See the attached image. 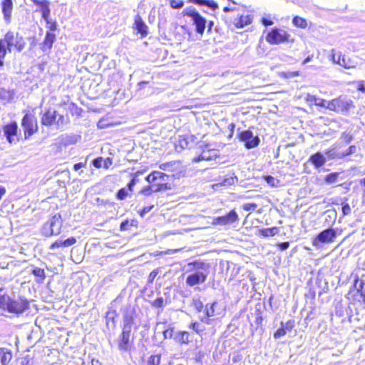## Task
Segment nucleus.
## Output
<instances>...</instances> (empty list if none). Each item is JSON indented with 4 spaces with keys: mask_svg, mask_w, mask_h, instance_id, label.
<instances>
[{
    "mask_svg": "<svg viewBox=\"0 0 365 365\" xmlns=\"http://www.w3.org/2000/svg\"><path fill=\"white\" fill-rule=\"evenodd\" d=\"M29 308V302L21 297H11L8 294H0V309L17 316Z\"/></svg>",
    "mask_w": 365,
    "mask_h": 365,
    "instance_id": "1",
    "label": "nucleus"
},
{
    "mask_svg": "<svg viewBox=\"0 0 365 365\" xmlns=\"http://www.w3.org/2000/svg\"><path fill=\"white\" fill-rule=\"evenodd\" d=\"M41 115V124L47 127L55 126L56 129H61L69 123V118L67 115L59 114L57 110L51 108L42 112Z\"/></svg>",
    "mask_w": 365,
    "mask_h": 365,
    "instance_id": "2",
    "label": "nucleus"
},
{
    "mask_svg": "<svg viewBox=\"0 0 365 365\" xmlns=\"http://www.w3.org/2000/svg\"><path fill=\"white\" fill-rule=\"evenodd\" d=\"M365 282L356 277L346 294V298L352 305H362L365 304Z\"/></svg>",
    "mask_w": 365,
    "mask_h": 365,
    "instance_id": "3",
    "label": "nucleus"
},
{
    "mask_svg": "<svg viewBox=\"0 0 365 365\" xmlns=\"http://www.w3.org/2000/svg\"><path fill=\"white\" fill-rule=\"evenodd\" d=\"M265 40L270 45L292 43L294 42V38L287 31L277 27L270 29L267 33Z\"/></svg>",
    "mask_w": 365,
    "mask_h": 365,
    "instance_id": "4",
    "label": "nucleus"
},
{
    "mask_svg": "<svg viewBox=\"0 0 365 365\" xmlns=\"http://www.w3.org/2000/svg\"><path fill=\"white\" fill-rule=\"evenodd\" d=\"M63 220L60 214L54 215L45 222L41 228L43 236L48 237L52 235H58L61 232Z\"/></svg>",
    "mask_w": 365,
    "mask_h": 365,
    "instance_id": "5",
    "label": "nucleus"
},
{
    "mask_svg": "<svg viewBox=\"0 0 365 365\" xmlns=\"http://www.w3.org/2000/svg\"><path fill=\"white\" fill-rule=\"evenodd\" d=\"M354 108V102L346 100L342 96L335 98L327 103V109L337 113H347Z\"/></svg>",
    "mask_w": 365,
    "mask_h": 365,
    "instance_id": "6",
    "label": "nucleus"
},
{
    "mask_svg": "<svg viewBox=\"0 0 365 365\" xmlns=\"http://www.w3.org/2000/svg\"><path fill=\"white\" fill-rule=\"evenodd\" d=\"M185 14L191 19L192 24L195 26L196 33L202 36L206 29L207 21L205 18L201 16L200 14L193 8H188Z\"/></svg>",
    "mask_w": 365,
    "mask_h": 365,
    "instance_id": "7",
    "label": "nucleus"
},
{
    "mask_svg": "<svg viewBox=\"0 0 365 365\" xmlns=\"http://www.w3.org/2000/svg\"><path fill=\"white\" fill-rule=\"evenodd\" d=\"M336 231L331 228H327L320 232L313 240L312 245L319 247L322 244L332 243L336 237Z\"/></svg>",
    "mask_w": 365,
    "mask_h": 365,
    "instance_id": "8",
    "label": "nucleus"
},
{
    "mask_svg": "<svg viewBox=\"0 0 365 365\" xmlns=\"http://www.w3.org/2000/svg\"><path fill=\"white\" fill-rule=\"evenodd\" d=\"M21 125L24 129V136L27 139L38 130L37 120L34 115L26 113L24 115Z\"/></svg>",
    "mask_w": 365,
    "mask_h": 365,
    "instance_id": "9",
    "label": "nucleus"
},
{
    "mask_svg": "<svg viewBox=\"0 0 365 365\" xmlns=\"http://www.w3.org/2000/svg\"><path fill=\"white\" fill-rule=\"evenodd\" d=\"M219 156L217 150L209 148L207 145L201 147V152L197 156L191 158L192 162L209 161L215 160Z\"/></svg>",
    "mask_w": 365,
    "mask_h": 365,
    "instance_id": "10",
    "label": "nucleus"
},
{
    "mask_svg": "<svg viewBox=\"0 0 365 365\" xmlns=\"http://www.w3.org/2000/svg\"><path fill=\"white\" fill-rule=\"evenodd\" d=\"M160 168L163 170L171 173L173 178L180 179L182 170V165L180 161H170L161 164Z\"/></svg>",
    "mask_w": 365,
    "mask_h": 365,
    "instance_id": "11",
    "label": "nucleus"
},
{
    "mask_svg": "<svg viewBox=\"0 0 365 365\" xmlns=\"http://www.w3.org/2000/svg\"><path fill=\"white\" fill-rule=\"evenodd\" d=\"M238 138L245 143V147L248 149L254 148L259 143V138L253 136L252 132L249 130L240 132L238 134Z\"/></svg>",
    "mask_w": 365,
    "mask_h": 365,
    "instance_id": "12",
    "label": "nucleus"
},
{
    "mask_svg": "<svg viewBox=\"0 0 365 365\" xmlns=\"http://www.w3.org/2000/svg\"><path fill=\"white\" fill-rule=\"evenodd\" d=\"M239 221V216L235 210H230L223 216H219L214 219V223L219 225H229Z\"/></svg>",
    "mask_w": 365,
    "mask_h": 365,
    "instance_id": "13",
    "label": "nucleus"
},
{
    "mask_svg": "<svg viewBox=\"0 0 365 365\" xmlns=\"http://www.w3.org/2000/svg\"><path fill=\"white\" fill-rule=\"evenodd\" d=\"M118 349L120 352H128L133 346V339L130 336L120 334L118 339Z\"/></svg>",
    "mask_w": 365,
    "mask_h": 365,
    "instance_id": "14",
    "label": "nucleus"
},
{
    "mask_svg": "<svg viewBox=\"0 0 365 365\" xmlns=\"http://www.w3.org/2000/svg\"><path fill=\"white\" fill-rule=\"evenodd\" d=\"M50 1L48 0H40L35 4L38 7V9H36V11H40L41 13V16L46 24L50 23Z\"/></svg>",
    "mask_w": 365,
    "mask_h": 365,
    "instance_id": "15",
    "label": "nucleus"
},
{
    "mask_svg": "<svg viewBox=\"0 0 365 365\" xmlns=\"http://www.w3.org/2000/svg\"><path fill=\"white\" fill-rule=\"evenodd\" d=\"M207 272H197L187 276L186 282L190 286H194L205 282Z\"/></svg>",
    "mask_w": 365,
    "mask_h": 365,
    "instance_id": "16",
    "label": "nucleus"
},
{
    "mask_svg": "<svg viewBox=\"0 0 365 365\" xmlns=\"http://www.w3.org/2000/svg\"><path fill=\"white\" fill-rule=\"evenodd\" d=\"M18 125L16 122L7 124L4 128V135L9 143L16 141L15 137L17 135Z\"/></svg>",
    "mask_w": 365,
    "mask_h": 365,
    "instance_id": "17",
    "label": "nucleus"
},
{
    "mask_svg": "<svg viewBox=\"0 0 365 365\" xmlns=\"http://www.w3.org/2000/svg\"><path fill=\"white\" fill-rule=\"evenodd\" d=\"M280 324L282 327L277 329L273 334V336L276 339L286 335L287 331H291L295 327V322L294 319H289L284 324L281 322Z\"/></svg>",
    "mask_w": 365,
    "mask_h": 365,
    "instance_id": "18",
    "label": "nucleus"
},
{
    "mask_svg": "<svg viewBox=\"0 0 365 365\" xmlns=\"http://www.w3.org/2000/svg\"><path fill=\"white\" fill-rule=\"evenodd\" d=\"M76 242V239L74 237H71L66 240L61 238L52 243L49 247V250L54 251L58 248H66L74 245Z\"/></svg>",
    "mask_w": 365,
    "mask_h": 365,
    "instance_id": "19",
    "label": "nucleus"
},
{
    "mask_svg": "<svg viewBox=\"0 0 365 365\" xmlns=\"http://www.w3.org/2000/svg\"><path fill=\"white\" fill-rule=\"evenodd\" d=\"M13 10L12 0H3L1 2V11L4 21L9 24L11 21V13Z\"/></svg>",
    "mask_w": 365,
    "mask_h": 365,
    "instance_id": "20",
    "label": "nucleus"
},
{
    "mask_svg": "<svg viewBox=\"0 0 365 365\" xmlns=\"http://www.w3.org/2000/svg\"><path fill=\"white\" fill-rule=\"evenodd\" d=\"M134 28L141 37H145L148 33V28L139 14L135 16Z\"/></svg>",
    "mask_w": 365,
    "mask_h": 365,
    "instance_id": "21",
    "label": "nucleus"
},
{
    "mask_svg": "<svg viewBox=\"0 0 365 365\" xmlns=\"http://www.w3.org/2000/svg\"><path fill=\"white\" fill-rule=\"evenodd\" d=\"M308 161L311 163L315 168H319L326 163L327 160L322 153L317 152L311 155Z\"/></svg>",
    "mask_w": 365,
    "mask_h": 365,
    "instance_id": "22",
    "label": "nucleus"
},
{
    "mask_svg": "<svg viewBox=\"0 0 365 365\" xmlns=\"http://www.w3.org/2000/svg\"><path fill=\"white\" fill-rule=\"evenodd\" d=\"M252 16L250 14L239 16L234 24L237 29H242L252 23Z\"/></svg>",
    "mask_w": 365,
    "mask_h": 365,
    "instance_id": "23",
    "label": "nucleus"
},
{
    "mask_svg": "<svg viewBox=\"0 0 365 365\" xmlns=\"http://www.w3.org/2000/svg\"><path fill=\"white\" fill-rule=\"evenodd\" d=\"M339 148H340V145L338 144H335L333 146L325 150V154L327 155L328 159L333 160L343 158L341 152L339 151Z\"/></svg>",
    "mask_w": 365,
    "mask_h": 365,
    "instance_id": "24",
    "label": "nucleus"
},
{
    "mask_svg": "<svg viewBox=\"0 0 365 365\" xmlns=\"http://www.w3.org/2000/svg\"><path fill=\"white\" fill-rule=\"evenodd\" d=\"M165 338H173L179 344H182V332L177 331L175 328H169L163 331Z\"/></svg>",
    "mask_w": 365,
    "mask_h": 365,
    "instance_id": "25",
    "label": "nucleus"
},
{
    "mask_svg": "<svg viewBox=\"0 0 365 365\" xmlns=\"http://www.w3.org/2000/svg\"><path fill=\"white\" fill-rule=\"evenodd\" d=\"M13 357L12 352L7 348H0L1 365H9Z\"/></svg>",
    "mask_w": 365,
    "mask_h": 365,
    "instance_id": "26",
    "label": "nucleus"
},
{
    "mask_svg": "<svg viewBox=\"0 0 365 365\" xmlns=\"http://www.w3.org/2000/svg\"><path fill=\"white\" fill-rule=\"evenodd\" d=\"M332 60L334 63L343 66L344 68H349L350 66L346 61L345 56L343 55L341 52H333L332 53Z\"/></svg>",
    "mask_w": 365,
    "mask_h": 365,
    "instance_id": "27",
    "label": "nucleus"
},
{
    "mask_svg": "<svg viewBox=\"0 0 365 365\" xmlns=\"http://www.w3.org/2000/svg\"><path fill=\"white\" fill-rule=\"evenodd\" d=\"M331 204H333L334 205H341L343 216L349 215L351 212V208L348 202L347 197H344L343 199H341L340 203L338 202L337 200H333L331 201Z\"/></svg>",
    "mask_w": 365,
    "mask_h": 365,
    "instance_id": "28",
    "label": "nucleus"
},
{
    "mask_svg": "<svg viewBox=\"0 0 365 365\" xmlns=\"http://www.w3.org/2000/svg\"><path fill=\"white\" fill-rule=\"evenodd\" d=\"M16 40V34L13 31H8L3 39H1V41H4V44L6 46L8 51H11V48L14 46V43Z\"/></svg>",
    "mask_w": 365,
    "mask_h": 365,
    "instance_id": "29",
    "label": "nucleus"
},
{
    "mask_svg": "<svg viewBox=\"0 0 365 365\" xmlns=\"http://www.w3.org/2000/svg\"><path fill=\"white\" fill-rule=\"evenodd\" d=\"M56 40V36L54 34L47 32L43 43L42 50L46 51L50 50L52 48L53 43Z\"/></svg>",
    "mask_w": 365,
    "mask_h": 365,
    "instance_id": "30",
    "label": "nucleus"
},
{
    "mask_svg": "<svg viewBox=\"0 0 365 365\" xmlns=\"http://www.w3.org/2000/svg\"><path fill=\"white\" fill-rule=\"evenodd\" d=\"M279 228L277 227L263 228L259 230V235L264 237H273L279 233Z\"/></svg>",
    "mask_w": 365,
    "mask_h": 365,
    "instance_id": "31",
    "label": "nucleus"
},
{
    "mask_svg": "<svg viewBox=\"0 0 365 365\" xmlns=\"http://www.w3.org/2000/svg\"><path fill=\"white\" fill-rule=\"evenodd\" d=\"M188 2H191L198 5L207 6L209 8L215 10L218 8L217 4L213 0H188Z\"/></svg>",
    "mask_w": 365,
    "mask_h": 365,
    "instance_id": "32",
    "label": "nucleus"
},
{
    "mask_svg": "<svg viewBox=\"0 0 365 365\" xmlns=\"http://www.w3.org/2000/svg\"><path fill=\"white\" fill-rule=\"evenodd\" d=\"M189 266H192L194 269L201 270V272H207L209 269V265L201 261H195L188 263Z\"/></svg>",
    "mask_w": 365,
    "mask_h": 365,
    "instance_id": "33",
    "label": "nucleus"
},
{
    "mask_svg": "<svg viewBox=\"0 0 365 365\" xmlns=\"http://www.w3.org/2000/svg\"><path fill=\"white\" fill-rule=\"evenodd\" d=\"M292 24L294 26L300 29H306L307 27V20L301 16H295L292 19Z\"/></svg>",
    "mask_w": 365,
    "mask_h": 365,
    "instance_id": "34",
    "label": "nucleus"
},
{
    "mask_svg": "<svg viewBox=\"0 0 365 365\" xmlns=\"http://www.w3.org/2000/svg\"><path fill=\"white\" fill-rule=\"evenodd\" d=\"M25 46L26 42L24 38L19 36L18 33H16V40L13 46H14L19 52H21L25 48Z\"/></svg>",
    "mask_w": 365,
    "mask_h": 365,
    "instance_id": "35",
    "label": "nucleus"
},
{
    "mask_svg": "<svg viewBox=\"0 0 365 365\" xmlns=\"http://www.w3.org/2000/svg\"><path fill=\"white\" fill-rule=\"evenodd\" d=\"M216 302H212V304H210V307H208V304L206 306V309H205V323L206 324H210V317H212L215 315V306L216 305Z\"/></svg>",
    "mask_w": 365,
    "mask_h": 365,
    "instance_id": "36",
    "label": "nucleus"
},
{
    "mask_svg": "<svg viewBox=\"0 0 365 365\" xmlns=\"http://www.w3.org/2000/svg\"><path fill=\"white\" fill-rule=\"evenodd\" d=\"M31 274L36 277H39L40 280L38 282H43L46 278L44 269L39 267H34L31 271Z\"/></svg>",
    "mask_w": 365,
    "mask_h": 365,
    "instance_id": "37",
    "label": "nucleus"
},
{
    "mask_svg": "<svg viewBox=\"0 0 365 365\" xmlns=\"http://www.w3.org/2000/svg\"><path fill=\"white\" fill-rule=\"evenodd\" d=\"M123 324H134L133 312L127 310L123 315Z\"/></svg>",
    "mask_w": 365,
    "mask_h": 365,
    "instance_id": "38",
    "label": "nucleus"
},
{
    "mask_svg": "<svg viewBox=\"0 0 365 365\" xmlns=\"http://www.w3.org/2000/svg\"><path fill=\"white\" fill-rule=\"evenodd\" d=\"M13 98V93L3 88H0V99L10 101Z\"/></svg>",
    "mask_w": 365,
    "mask_h": 365,
    "instance_id": "39",
    "label": "nucleus"
},
{
    "mask_svg": "<svg viewBox=\"0 0 365 365\" xmlns=\"http://www.w3.org/2000/svg\"><path fill=\"white\" fill-rule=\"evenodd\" d=\"M300 75L299 71H282L279 73V76L284 78H292L294 77H297Z\"/></svg>",
    "mask_w": 365,
    "mask_h": 365,
    "instance_id": "40",
    "label": "nucleus"
},
{
    "mask_svg": "<svg viewBox=\"0 0 365 365\" xmlns=\"http://www.w3.org/2000/svg\"><path fill=\"white\" fill-rule=\"evenodd\" d=\"M264 180L272 187H277L279 185V180L274 178L272 175H264L263 177Z\"/></svg>",
    "mask_w": 365,
    "mask_h": 365,
    "instance_id": "41",
    "label": "nucleus"
},
{
    "mask_svg": "<svg viewBox=\"0 0 365 365\" xmlns=\"http://www.w3.org/2000/svg\"><path fill=\"white\" fill-rule=\"evenodd\" d=\"M339 175V173L337 172L329 173L325 176L324 180L327 183H333L336 181Z\"/></svg>",
    "mask_w": 365,
    "mask_h": 365,
    "instance_id": "42",
    "label": "nucleus"
},
{
    "mask_svg": "<svg viewBox=\"0 0 365 365\" xmlns=\"http://www.w3.org/2000/svg\"><path fill=\"white\" fill-rule=\"evenodd\" d=\"M160 362V355H152L148 360V365H159Z\"/></svg>",
    "mask_w": 365,
    "mask_h": 365,
    "instance_id": "43",
    "label": "nucleus"
},
{
    "mask_svg": "<svg viewBox=\"0 0 365 365\" xmlns=\"http://www.w3.org/2000/svg\"><path fill=\"white\" fill-rule=\"evenodd\" d=\"M128 195V190L125 187L120 189L116 193V197L120 200H125Z\"/></svg>",
    "mask_w": 365,
    "mask_h": 365,
    "instance_id": "44",
    "label": "nucleus"
},
{
    "mask_svg": "<svg viewBox=\"0 0 365 365\" xmlns=\"http://www.w3.org/2000/svg\"><path fill=\"white\" fill-rule=\"evenodd\" d=\"M192 304L193 307L197 312H201L204 308L202 302H201L200 299H193Z\"/></svg>",
    "mask_w": 365,
    "mask_h": 365,
    "instance_id": "45",
    "label": "nucleus"
},
{
    "mask_svg": "<svg viewBox=\"0 0 365 365\" xmlns=\"http://www.w3.org/2000/svg\"><path fill=\"white\" fill-rule=\"evenodd\" d=\"M257 204L255 202L245 203L242 205V209L246 211H254L257 209Z\"/></svg>",
    "mask_w": 365,
    "mask_h": 365,
    "instance_id": "46",
    "label": "nucleus"
},
{
    "mask_svg": "<svg viewBox=\"0 0 365 365\" xmlns=\"http://www.w3.org/2000/svg\"><path fill=\"white\" fill-rule=\"evenodd\" d=\"M157 173L158 175H155V176H156V181L159 180L160 182L167 181L168 180V178L170 177L169 175L165 174L160 171H157Z\"/></svg>",
    "mask_w": 365,
    "mask_h": 365,
    "instance_id": "47",
    "label": "nucleus"
},
{
    "mask_svg": "<svg viewBox=\"0 0 365 365\" xmlns=\"http://www.w3.org/2000/svg\"><path fill=\"white\" fill-rule=\"evenodd\" d=\"M164 305V299L158 297L152 302V306L156 308H162Z\"/></svg>",
    "mask_w": 365,
    "mask_h": 365,
    "instance_id": "48",
    "label": "nucleus"
},
{
    "mask_svg": "<svg viewBox=\"0 0 365 365\" xmlns=\"http://www.w3.org/2000/svg\"><path fill=\"white\" fill-rule=\"evenodd\" d=\"M4 41L0 40V57L4 58L8 51L6 46L4 44Z\"/></svg>",
    "mask_w": 365,
    "mask_h": 365,
    "instance_id": "49",
    "label": "nucleus"
},
{
    "mask_svg": "<svg viewBox=\"0 0 365 365\" xmlns=\"http://www.w3.org/2000/svg\"><path fill=\"white\" fill-rule=\"evenodd\" d=\"M103 158L102 157H98L93 160L92 164L95 168H100L103 167Z\"/></svg>",
    "mask_w": 365,
    "mask_h": 365,
    "instance_id": "50",
    "label": "nucleus"
},
{
    "mask_svg": "<svg viewBox=\"0 0 365 365\" xmlns=\"http://www.w3.org/2000/svg\"><path fill=\"white\" fill-rule=\"evenodd\" d=\"M156 192L157 191H155V189H153V187H151L150 185H148L141 190V193L146 196L150 195L152 192Z\"/></svg>",
    "mask_w": 365,
    "mask_h": 365,
    "instance_id": "51",
    "label": "nucleus"
},
{
    "mask_svg": "<svg viewBox=\"0 0 365 365\" xmlns=\"http://www.w3.org/2000/svg\"><path fill=\"white\" fill-rule=\"evenodd\" d=\"M133 324H123L121 334L130 336Z\"/></svg>",
    "mask_w": 365,
    "mask_h": 365,
    "instance_id": "52",
    "label": "nucleus"
},
{
    "mask_svg": "<svg viewBox=\"0 0 365 365\" xmlns=\"http://www.w3.org/2000/svg\"><path fill=\"white\" fill-rule=\"evenodd\" d=\"M356 152V147L354 145H351L345 152H341V155H343V158L354 153Z\"/></svg>",
    "mask_w": 365,
    "mask_h": 365,
    "instance_id": "53",
    "label": "nucleus"
},
{
    "mask_svg": "<svg viewBox=\"0 0 365 365\" xmlns=\"http://www.w3.org/2000/svg\"><path fill=\"white\" fill-rule=\"evenodd\" d=\"M155 175H158L157 173V171H153L150 174H149L146 178L145 180L149 183H153L156 181V176Z\"/></svg>",
    "mask_w": 365,
    "mask_h": 365,
    "instance_id": "54",
    "label": "nucleus"
},
{
    "mask_svg": "<svg viewBox=\"0 0 365 365\" xmlns=\"http://www.w3.org/2000/svg\"><path fill=\"white\" fill-rule=\"evenodd\" d=\"M170 6L173 9H179L182 6V1L181 0H170Z\"/></svg>",
    "mask_w": 365,
    "mask_h": 365,
    "instance_id": "55",
    "label": "nucleus"
},
{
    "mask_svg": "<svg viewBox=\"0 0 365 365\" xmlns=\"http://www.w3.org/2000/svg\"><path fill=\"white\" fill-rule=\"evenodd\" d=\"M263 317L260 311L256 314L255 322L257 326L261 327L262 325Z\"/></svg>",
    "mask_w": 365,
    "mask_h": 365,
    "instance_id": "56",
    "label": "nucleus"
},
{
    "mask_svg": "<svg viewBox=\"0 0 365 365\" xmlns=\"http://www.w3.org/2000/svg\"><path fill=\"white\" fill-rule=\"evenodd\" d=\"M158 269L153 270L148 276V283H153V282L154 281V279L156 277V276L158 275Z\"/></svg>",
    "mask_w": 365,
    "mask_h": 365,
    "instance_id": "57",
    "label": "nucleus"
},
{
    "mask_svg": "<svg viewBox=\"0 0 365 365\" xmlns=\"http://www.w3.org/2000/svg\"><path fill=\"white\" fill-rule=\"evenodd\" d=\"M169 186L168 185V183H165L164 182H160L158 183V185L156 187V189H155V191L159 192L161 190H165L167 189H169Z\"/></svg>",
    "mask_w": 365,
    "mask_h": 365,
    "instance_id": "58",
    "label": "nucleus"
},
{
    "mask_svg": "<svg viewBox=\"0 0 365 365\" xmlns=\"http://www.w3.org/2000/svg\"><path fill=\"white\" fill-rule=\"evenodd\" d=\"M145 170H138L134 174H133L132 179L133 180V181L135 182L136 183H138L139 182L138 177L140 175H142L145 173Z\"/></svg>",
    "mask_w": 365,
    "mask_h": 365,
    "instance_id": "59",
    "label": "nucleus"
},
{
    "mask_svg": "<svg viewBox=\"0 0 365 365\" xmlns=\"http://www.w3.org/2000/svg\"><path fill=\"white\" fill-rule=\"evenodd\" d=\"M132 225L130 223V222L126 220L123 221L120 225V230L121 231H125L128 230V227H130Z\"/></svg>",
    "mask_w": 365,
    "mask_h": 365,
    "instance_id": "60",
    "label": "nucleus"
},
{
    "mask_svg": "<svg viewBox=\"0 0 365 365\" xmlns=\"http://www.w3.org/2000/svg\"><path fill=\"white\" fill-rule=\"evenodd\" d=\"M359 183L364 187L361 194V200L362 203L365 204V177L360 180Z\"/></svg>",
    "mask_w": 365,
    "mask_h": 365,
    "instance_id": "61",
    "label": "nucleus"
},
{
    "mask_svg": "<svg viewBox=\"0 0 365 365\" xmlns=\"http://www.w3.org/2000/svg\"><path fill=\"white\" fill-rule=\"evenodd\" d=\"M153 208V205L145 206L144 207L140 212V215L141 217L145 216L147 213H148Z\"/></svg>",
    "mask_w": 365,
    "mask_h": 365,
    "instance_id": "62",
    "label": "nucleus"
},
{
    "mask_svg": "<svg viewBox=\"0 0 365 365\" xmlns=\"http://www.w3.org/2000/svg\"><path fill=\"white\" fill-rule=\"evenodd\" d=\"M261 23L264 26H272L274 24V22L272 19H267V18H264L263 17L262 19H261Z\"/></svg>",
    "mask_w": 365,
    "mask_h": 365,
    "instance_id": "63",
    "label": "nucleus"
},
{
    "mask_svg": "<svg viewBox=\"0 0 365 365\" xmlns=\"http://www.w3.org/2000/svg\"><path fill=\"white\" fill-rule=\"evenodd\" d=\"M357 91L365 93V82L364 81H360L357 83Z\"/></svg>",
    "mask_w": 365,
    "mask_h": 365,
    "instance_id": "64",
    "label": "nucleus"
}]
</instances>
